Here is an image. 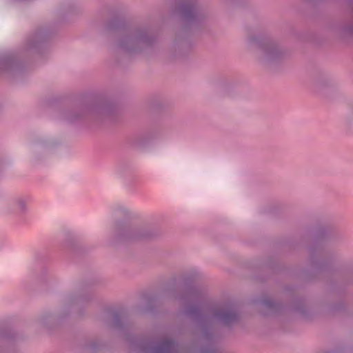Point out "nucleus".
<instances>
[{
    "label": "nucleus",
    "mask_w": 353,
    "mask_h": 353,
    "mask_svg": "<svg viewBox=\"0 0 353 353\" xmlns=\"http://www.w3.org/2000/svg\"><path fill=\"white\" fill-rule=\"evenodd\" d=\"M132 348L137 353H175V343L167 337L157 341L140 339L132 343Z\"/></svg>",
    "instance_id": "obj_1"
},
{
    "label": "nucleus",
    "mask_w": 353,
    "mask_h": 353,
    "mask_svg": "<svg viewBox=\"0 0 353 353\" xmlns=\"http://www.w3.org/2000/svg\"><path fill=\"white\" fill-rule=\"evenodd\" d=\"M143 39L142 34L139 32L132 33L121 39L119 42V46L121 48L130 51L134 50L135 46L141 41Z\"/></svg>",
    "instance_id": "obj_2"
},
{
    "label": "nucleus",
    "mask_w": 353,
    "mask_h": 353,
    "mask_svg": "<svg viewBox=\"0 0 353 353\" xmlns=\"http://www.w3.org/2000/svg\"><path fill=\"white\" fill-rule=\"evenodd\" d=\"M117 232L118 235L126 238H137L138 234L132 232L131 228L128 225H124L122 228H117Z\"/></svg>",
    "instance_id": "obj_3"
},
{
    "label": "nucleus",
    "mask_w": 353,
    "mask_h": 353,
    "mask_svg": "<svg viewBox=\"0 0 353 353\" xmlns=\"http://www.w3.org/2000/svg\"><path fill=\"white\" fill-rule=\"evenodd\" d=\"M164 294L167 297H171L173 299H176V291L174 288L170 286H166L164 289Z\"/></svg>",
    "instance_id": "obj_4"
},
{
    "label": "nucleus",
    "mask_w": 353,
    "mask_h": 353,
    "mask_svg": "<svg viewBox=\"0 0 353 353\" xmlns=\"http://www.w3.org/2000/svg\"><path fill=\"white\" fill-rule=\"evenodd\" d=\"M112 325L114 327H121V318L119 314H115L113 315Z\"/></svg>",
    "instance_id": "obj_5"
},
{
    "label": "nucleus",
    "mask_w": 353,
    "mask_h": 353,
    "mask_svg": "<svg viewBox=\"0 0 353 353\" xmlns=\"http://www.w3.org/2000/svg\"><path fill=\"white\" fill-rule=\"evenodd\" d=\"M96 347H97V344L94 341L90 342L89 343H88L86 345V348L90 349L91 350H94L96 349Z\"/></svg>",
    "instance_id": "obj_6"
},
{
    "label": "nucleus",
    "mask_w": 353,
    "mask_h": 353,
    "mask_svg": "<svg viewBox=\"0 0 353 353\" xmlns=\"http://www.w3.org/2000/svg\"><path fill=\"white\" fill-rule=\"evenodd\" d=\"M18 204H19V206L20 209L21 210V211L26 210V203L24 201L19 200L18 202Z\"/></svg>",
    "instance_id": "obj_7"
},
{
    "label": "nucleus",
    "mask_w": 353,
    "mask_h": 353,
    "mask_svg": "<svg viewBox=\"0 0 353 353\" xmlns=\"http://www.w3.org/2000/svg\"><path fill=\"white\" fill-rule=\"evenodd\" d=\"M177 12H178V19L180 18H182L183 17V11L182 10V8H181V6H179V4L178 3V10H177Z\"/></svg>",
    "instance_id": "obj_8"
},
{
    "label": "nucleus",
    "mask_w": 353,
    "mask_h": 353,
    "mask_svg": "<svg viewBox=\"0 0 353 353\" xmlns=\"http://www.w3.org/2000/svg\"><path fill=\"white\" fill-rule=\"evenodd\" d=\"M43 145L44 147H46V148H51L54 145V144L51 142H44V143H43Z\"/></svg>",
    "instance_id": "obj_9"
},
{
    "label": "nucleus",
    "mask_w": 353,
    "mask_h": 353,
    "mask_svg": "<svg viewBox=\"0 0 353 353\" xmlns=\"http://www.w3.org/2000/svg\"><path fill=\"white\" fill-rule=\"evenodd\" d=\"M35 41H28V47L32 48L33 46H34Z\"/></svg>",
    "instance_id": "obj_10"
}]
</instances>
